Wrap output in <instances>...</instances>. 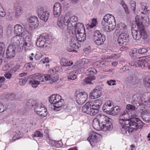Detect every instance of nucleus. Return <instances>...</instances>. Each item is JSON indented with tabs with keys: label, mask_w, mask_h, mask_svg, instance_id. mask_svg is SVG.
Returning <instances> with one entry per match:
<instances>
[{
	"label": "nucleus",
	"mask_w": 150,
	"mask_h": 150,
	"mask_svg": "<svg viewBox=\"0 0 150 150\" xmlns=\"http://www.w3.org/2000/svg\"><path fill=\"white\" fill-rule=\"evenodd\" d=\"M136 117L135 115H131L130 117L127 110L121 113L119 119V123L122 126L121 131L122 134H129L142 127L143 122Z\"/></svg>",
	"instance_id": "1"
},
{
	"label": "nucleus",
	"mask_w": 150,
	"mask_h": 150,
	"mask_svg": "<svg viewBox=\"0 0 150 150\" xmlns=\"http://www.w3.org/2000/svg\"><path fill=\"white\" fill-rule=\"evenodd\" d=\"M77 20L78 18L76 16H73L70 17L66 14L64 16H61L58 18L57 24L59 28L62 29L67 26L68 30L71 31L74 30L75 33L84 32L85 29L83 23H75Z\"/></svg>",
	"instance_id": "2"
},
{
	"label": "nucleus",
	"mask_w": 150,
	"mask_h": 150,
	"mask_svg": "<svg viewBox=\"0 0 150 150\" xmlns=\"http://www.w3.org/2000/svg\"><path fill=\"white\" fill-rule=\"evenodd\" d=\"M103 30L106 32H110L115 28V18L113 16L106 14L103 17L101 23Z\"/></svg>",
	"instance_id": "3"
},
{
	"label": "nucleus",
	"mask_w": 150,
	"mask_h": 150,
	"mask_svg": "<svg viewBox=\"0 0 150 150\" xmlns=\"http://www.w3.org/2000/svg\"><path fill=\"white\" fill-rule=\"evenodd\" d=\"M49 101L51 104L53 105L54 107V110L56 111H59L63 108L65 109H68V106L67 105H63L64 100L59 95L57 94H53L49 97Z\"/></svg>",
	"instance_id": "4"
},
{
	"label": "nucleus",
	"mask_w": 150,
	"mask_h": 150,
	"mask_svg": "<svg viewBox=\"0 0 150 150\" xmlns=\"http://www.w3.org/2000/svg\"><path fill=\"white\" fill-rule=\"evenodd\" d=\"M97 117L99 118L101 122L102 127L101 129L103 131H110L112 129L113 126L111 119L103 115H98Z\"/></svg>",
	"instance_id": "5"
},
{
	"label": "nucleus",
	"mask_w": 150,
	"mask_h": 150,
	"mask_svg": "<svg viewBox=\"0 0 150 150\" xmlns=\"http://www.w3.org/2000/svg\"><path fill=\"white\" fill-rule=\"evenodd\" d=\"M51 39V36L48 34L42 33L37 40L36 45L39 47L45 48L50 44Z\"/></svg>",
	"instance_id": "6"
},
{
	"label": "nucleus",
	"mask_w": 150,
	"mask_h": 150,
	"mask_svg": "<svg viewBox=\"0 0 150 150\" xmlns=\"http://www.w3.org/2000/svg\"><path fill=\"white\" fill-rule=\"evenodd\" d=\"M147 95L148 97L146 99L145 98H139L135 95H134L132 98V100L131 103L132 104H135L137 106H142L145 108V106L150 107V94Z\"/></svg>",
	"instance_id": "7"
},
{
	"label": "nucleus",
	"mask_w": 150,
	"mask_h": 150,
	"mask_svg": "<svg viewBox=\"0 0 150 150\" xmlns=\"http://www.w3.org/2000/svg\"><path fill=\"white\" fill-rule=\"evenodd\" d=\"M132 33L133 38L136 40H139L141 38L145 39L148 36L145 29H142L141 28H137V30H132Z\"/></svg>",
	"instance_id": "8"
},
{
	"label": "nucleus",
	"mask_w": 150,
	"mask_h": 150,
	"mask_svg": "<svg viewBox=\"0 0 150 150\" xmlns=\"http://www.w3.org/2000/svg\"><path fill=\"white\" fill-rule=\"evenodd\" d=\"M102 104V101L100 99L96 100L93 102L91 107L89 109L88 114L91 116L96 115L99 111L100 106Z\"/></svg>",
	"instance_id": "9"
},
{
	"label": "nucleus",
	"mask_w": 150,
	"mask_h": 150,
	"mask_svg": "<svg viewBox=\"0 0 150 150\" xmlns=\"http://www.w3.org/2000/svg\"><path fill=\"white\" fill-rule=\"evenodd\" d=\"M76 101L79 105H82L86 100L88 94L84 91L77 90L75 93Z\"/></svg>",
	"instance_id": "10"
},
{
	"label": "nucleus",
	"mask_w": 150,
	"mask_h": 150,
	"mask_svg": "<svg viewBox=\"0 0 150 150\" xmlns=\"http://www.w3.org/2000/svg\"><path fill=\"white\" fill-rule=\"evenodd\" d=\"M93 38L94 43L98 45L103 44L105 40V36L98 30H96L94 32Z\"/></svg>",
	"instance_id": "11"
},
{
	"label": "nucleus",
	"mask_w": 150,
	"mask_h": 150,
	"mask_svg": "<svg viewBox=\"0 0 150 150\" xmlns=\"http://www.w3.org/2000/svg\"><path fill=\"white\" fill-rule=\"evenodd\" d=\"M34 110L37 114L42 117H45L47 115V108L41 103L37 104L34 107Z\"/></svg>",
	"instance_id": "12"
},
{
	"label": "nucleus",
	"mask_w": 150,
	"mask_h": 150,
	"mask_svg": "<svg viewBox=\"0 0 150 150\" xmlns=\"http://www.w3.org/2000/svg\"><path fill=\"white\" fill-rule=\"evenodd\" d=\"M99 135L95 132H93L90 133V136L87 138V140L92 146H94L95 144L100 141Z\"/></svg>",
	"instance_id": "13"
},
{
	"label": "nucleus",
	"mask_w": 150,
	"mask_h": 150,
	"mask_svg": "<svg viewBox=\"0 0 150 150\" xmlns=\"http://www.w3.org/2000/svg\"><path fill=\"white\" fill-rule=\"evenodd\" d=\"M129 35L126 33H120L117 40V42L120 45H121L124 44L126 45L127 43L129 42Z\"/></svg>",
	"instance_id": "14"
},
{
	"label": "nucleus",
	"mask_w": 150,
	"mask_h": 150,
	"mask_svg": "<svg viewBox=\"0 0 150 150\" xmlns=\"http://www.w3.org/2000/svg\"><path fill=\"white\" fill-rule=\"evenodd\" d=\"M101 88L99 86H97L93 89L89 95V98L93 99L100 97L101 95Z\"/></svg>",
	"instance_id": "15"
},
{
	"label": "nucleus",
	"mask_w": 150,
	"mask_h": 150,
	"mask_svg": "<svg viewBox=\"0 0 150 150\" xmlns=\"http://www.w3.org/2000/svg\"><path fill=\"white\" fill-rule=\"evenodd\" d=\"M38 17L41 20L46 22L48 19L49 13L47 11L43 9V8H41L38 10Z\"/></svg>",
	"instance_id": "16"
},
{
	"label": "nucleus",
	"mask_w": 150,
	"mask_h": 150,
	"mask_svg": "<svg viewBox=\"0 0 150 150\" xmlns=\"http://www.w3.org/2000/svg\"><path fill=\"white\" fill-rule=\"evenodd\" d=\"M50 74H48L42 76H40L39 74V76L38 78V79L39 80V81L35 80H30L29 81V83L31 84H39L40 81H44V79L45 81H48L50 77Z\"/></svg>",
	"instance_id": "17"
},
{
	"label": "nucleus",
	"mask_w": 150,
	"mask_h": 150,
	"mask_svg": "<svg viewBox=\"0 0 150 150\" xmlns=\"http://www.w3.org/2000/svg\"><path fill=\"white\" fill-rule=\"evenodd\" d=\"M14 33L17 35L23 37L26 33L25 29L19 24L16 25L14 28Z\"/></svg>",
	"instance_id": "18"
},
{
	"label": "nucleus",
	"mask_w": 150,
	"mask_h": 150,
	"mask_svg": "<svg viewBox=\"0 0 150 150\" xmlns=\"http://www.w3.org/2000/svg\"><path fill=\"white\" fill-rule=\"evenodd\" d=\"M28 21L30 23V25L31 29L33 30L37 28L38 26V20L37 17L32 16L28 19Z\"/></svg>",
	"instance_id": "19"
},
{
	"label": "nucleus",
	"mask_w": 150,
	"mask_h": 150,
	"mask_svg": "<svg viewBox=\"0 0 150 150\" xmlns=\"http://www.w3.org/2000/svg\"><path fill=\"white\" fill-rule=\"evenodd\" d=\"M61 8V6L59 3H56L55 4L53 7V14L55 17H56L58 16H59V17L60 16L59 15L62 11Z\"/></svg>",
	"instance_id": "20"
},
{
	"label": "nucleus",
	"mask_w": 150,
	"mask_h": 150,
	"mask_svg": "<svg viewBox=\"0 0 150 150\" xmlns=\"http://www.w3.org/2000/svg\"><path fill=\"white\" fill-rule=\"evenodd\" d=\"M15 48L11 45H9L7 49L6 52V57L10 59L14 57L15 55Z\"/></svg>",
	"instance_id": "21"
},
{
	"label": "nucleus",
	"mask_w": 150,
	"mask_h": 150,
	"mask_svg": "<svg viewBox=\"0 0 150 150\" xmlns=\"http://www.w3.org/2000/svg\"><path fill=\"white\" fill-rule=\"evenodd\" d=\"M48 74H50V77L48 79L50 81V83H52L54 82L57 81L58 79V76L56 73L54 72V70H51L48 72Z\"/></svg>",
	"instance_id": "22"
},
{
	"label": "nucleus",
	"mask_w": 150,
	"mask_h": 150,
	"mask_svg": "<svg viewBox=\"0 0 150 150\" xmlns=\"http://www.w3.org/2000/svg\"><path fill=\"white\" fill-rule=\"evenodd\" d=\"M99 118H98L97 115V118H94L93 120L92 126L94 129L97 130H99L102 128V124L101 123H100Z\"/></svg>",
	"instance_id": "23"
},
{
	"label": "nucleus",
	"mask_w": 150,
	"mask_h": 150,
	"mask_svg": "<svg viewBox=\"0 0 150 150\" xmlns=\"http://www.w3.org/2000/svg\"><path fill=\"white\" fill-rule=\"evenodd\" d=\"M142 17L139 16H137L135 18V23L137 26V28H141L142 29H145L142 22Z\"/></svg>",
	"instance_id": "24"
},
{
	"label": "nucleus",
	"mask_w": 150,
	"mask_h": 150,
	"mask_svg": "<svg viewBox=\"0 0 150 150\" xmlns=\"http://www.w3.org/2000/svg\"><path fill=\"white\" fill-rule=\"evenodd\" d=\"M142 118L144 122H148L150 121V112L147 110L142 109Z\"/></svg>",
	"instance_id": "25"
},
{
	"label": "nucleus",
	"mask_w": 150,
	"mask_h": 150,
	"mask_svg": "<svg viewBox=\"0 0 150 150\" xmlns=\"http://www.w3.org/2000/svg\"><path fill=\"white\" fill-rule=\"evenodd\" d=\"M75 33L76 38L78 41L79 42H83L86 39V35L84 32L80 31L79 33Z\"/></svg>",
	"instance_id": "26"
},
{
	"label": "nucleus",
	"mask_w": 150,
	"mask_h": 150,
	"mask_svg": "<svg viewBox=\"0 0 150 150\" xmlns=\"http://www.w3.org/2000/svg\"><path fill=\"white\" fill-rule=\"evenodd\" d=\"M20 36L17 35L12 38L11 42L12 43V45L13 47L17 45L18 44H20V43L23 42V40H21Z\"/></svg>",
	"instance_id": "27"
},
{
	"label": "nucleus",
	"mask_w": 150,
	"mask_h": 150,
	"mask_svg": "<svg viewBox=\"0 0 150 150\" xmlns=\"http://www.w3.org/2000/svg\"><path fill=\"white\" fill-rule=\"evenodd\" d=\"M70 46L75 49H77L79 48V43L77 42V40L74 37L71 38L69 42Z\"/></svg>",
	"instance_id": "28"
},
{
	"label": "nucleus",
	"mask_w": 150,
	"mask_h": 150,
	"mask_svg": "<svg viewBox=\"0 0 150 150\" xmlns=\"http://www.w3.org/2000/svg\"><path fill=\"white\" fill-rule=\"evenodd\" d=\"M93 101L89 102L86 103L84 105L82 108V111L83 112L88 114L89 112V109L91 107Z\"/></svg>",
	"instance_id": "29"
},
{
	"label": "nucleus",
	"mask_w": 150,
	"mask_h": 150,
	"mask_svg": "<svg viewBox=\"0 0 150 150\" xmlns=\"http://www.w3.org/2000/svg\"><path fill=\"white\" fill-rule=\"evenodd\" d=\"M5 50V45L3 42H0V65L2 63V59L3 57Z\"/></svg>",
	"instance_id": "30"
},
{
	"label": "nucleus",
	"mask_w": 150,
	"mask_h": 150,
	"mask_svg": "<svg viewBox=\"0 0 150 150\" xmlns=\"http://www.w3.org/2000/svg\"><path fill=\"white\" fill-rule=\"evenodd\" d=\"M136 60L137 61V64L138 66L140 67H144L145 64L147 63V61L145 60L143 57L137 58Z\"/></svg>",
	"instance_id": "31"
},
{
	"label": "nucleus",
	"mask_w": 150,
	"mask_h": 150,
	"mask_svg": "<svg viewBox=\"0 0 150 150\" xmlns=\"http://www.w3.org/2000/svg\"><path fill=\"white\" fill-rule=\"evenodd\" d=\"M126 29V26L124 24H121L119 25L117 29L115 31V33H125V31Z\"/></svg>",
	"instance_id": "32"
},
{
	"label": "nucleus",
	"mask_w": 150,
	"mask_h": 150,
	"mask_svg": "<svg viewBox=\"0 0 150 150\" xmlns=\"http://www.w3.org/2000/svg\"><path fill=\"white\" fill-rule=\"evenodd\" d=\"M79 71L77 70H75L71 72L69 75L68 76V79L69 80H74L77 78L76 74L78 73Z\"/></svg>",
	"instance_id": "33"
},
{
	"label": "nucleus",
	"mask_w": 150,
	"mask_h": 150,
	"mask_svg": "<svg viewBox=\"0 0 150 150\" xmlns=\"http://www.w3.org/2000/svg\"><path fill=\"white\" fill-rule=\"evenodd\" d=\"M34 67L32 65V64L30 63H27L25 64L22 68V70L24 71H29L31 69H33Z\"/></svg>",
	"instance_id": "34"
},
{
	"label": "nucleus",
	"mask_w": 150,
	"mask_h": 150,
	"mask_svg": "<svg viewBox=\"0 0 150 150\" xmlns=\"http://www.w3.org/2000/svg\"><path fill=\"white\" fill-rule=\"evenodd\" d=\"M120 110L118 106H116L114 108H111V111L110 112V114H112L114 115H117L120 112Z\"/></svg>",
	"instance_id": "35"
},
{
	"label": "nucleus",
	"mask_w": 150,
	"mask_h": 150,
	"mask_svg": "<svg viewBox=\"0 0 150 150\" xmlns=\"http://www.w3.org/2000/svg\"><path fill=\"white\" fill-rule=\"evenodd\" d=\"M14 136L13 137V139L14 140L21 138L23 135L22 133H21L19 131H18V132H14Z\"/></svg>",
	"instance_id": "36"
},
{
	"label": "nucleus",
	"mask_w": 150,
	"mask_h": 150,
	"mask_svg": "<svg viewBox=\"0 0 150 150\" xmlns=\"http://www.w3.org/2000/svg\"><path fill=\"white\" fill-rule=\"evenodd\" d=\"M38 103L33 99L29 100L27 102V105L29 108H34Z\"/></svg>",
	"instance_id": "37"
},
{
	"label": "nucleus",
	"mask_w": 150,
	"mask_h": 150,
	"mask_svg": "<svg viewBox=\"0 0 150 150\" xmlns=\"http://www.w3.org/2000/svg\"><path fill=\"white\" fill-rule=\"evenodd\" d=\"M97 72V70L94 68L91 67L88 69L86 72V74L88 75H92L93 74H96Z\"/></svg>",
	"instance_id": "38"
},
{
	"label": "nucleus",
	"mask_w": 150,
	"mask_h": 150,
	"mask_svg": "<svg viewBox=\"0 0 150 150\" xmlns=\"http://www.w3.org/2000/svg\"><path fill=\"white\" fill-rule=\"evenodd\" d=\"M24 42L20 43V44H18L17 45H16V46H14V48H15V50L16 49L19 52H21L23 49L24 45Z\"/></svg>",
	"instance_id": "39"
},
{
	"label": "nucleus",
	"mask_w": 150,
	"mask_h": 150,
	"mask_svg": "<svg viewBox=\"0 0 150 150\" xmlns=\"http://www.w3.org/2000/svg\"><path fill=\"white\" fill-rule=\"evenodd\" d=\"M22 8L19 6H17L16 9L15 13V16L16 18H18L20 16L22 13Z\"/></svg>",
	"instance_id": "40"
},
{
	"label": "nucleus",
	"mask_w": 150,
	"mask_h": 150,
	"mask_svg": "<svg viewBox=\"0 0 150 150\" xmlns=\"http://www.w3.org/2000/svg\"><path fill=\"white\" fill-rule=\"evenodd\" d=\"M96 77L95 76H91L90 77H88L84 79V81L86 83H92L91 81L92 80L95 79Z\"/></svg>",
	"instance_id": "41"
},
{
	"label": "nucleus",
	"mask_w": 150,
	"mask_h": 150,
	"mask_svg": "<svg viewBox=\"0 0 150 150\" xmlns=\"http://www.w3.org/2000/svg\"><path fill=\"white\" fill-rule=\"evenodd\" d=\"M25 49L27 50H31L33 47V43L32 42L25 43L24 44Z\"/></svg>",
	"instance_id": "42"
},
{
	"label": "nucleus",
	"mask_w": 150,
	"mask_h": 150,
	"mask_svg": "<svg viewBox=\"0 0 150 150\" xmlns=\"http://www.w3.org/2000/svg\"><path fill=\"white\" fill-rule=\"evenodd\" d=\"M112 108V107H111L104 105L103 107V110L104 112H107V113H108L109 114H110L111 112H110L111 111V108Z\"/></svg>",
	"instance_id": "43"
},
{
	"label": "nucleus",
	"mask_w": 150,
	"mask_h": 150,
	"mask_svg": "<svg viewBox=\"0 0 150 150\" xmlns=\"http://www.w3.org/2000/svg\"><path fill=\"white\" fill-rule=\"evenodd\" d=\"M149 50L148 48H142L138 50V53L140 54H143L147 52Z\"/></svg>",
	"instance_id": "44"
},
{
	"label": "nucleus",
	"mask_w": 150,
	"mask_h": 150,
	"mask_svg": "<svg viewBox=\"0 0 150 150\" xmlns=\"http://www.w3.org/2000/svg\"><path fill=\"white\" fill-rule=\"evenodd\" d=\"M116 57V55L115 54H113L111 56H109V57L104 56L103 57H102L101 58V59L103 60H105L108 59H110L111 58L116 59L117 57Z\"/></svg>",
	"instance_id": "45"
},
{
	"label": "nucleus",
	"mask_w": 150,
	"mask_h": 150,
	"mask_svg": "<svg viewBox=\"0 0 150 150\" xmlns=\"http://www.w3.org/2000/svg\"><path fill=\"white\" fill-rule=\"evenodd\" d=\"M88 60L86 58H83L81 59L80 60L79 63L80 65H83L85 64H87L88 63ZM80 66V65H79Z\"/></svg>",
	"instance_id": "46"
},
{
	"label": "nucleus",
	"mask_w": 150,
	"mask_h": 150,
	"mask_svg": "<svg viewBox=\"0 0 150 150\" xmlns=\"http://www.w3.org/2000/svg\"><path fill=\"white\" fill-rule=\"evenodd\" d=\"M6 13L0 3V16L4 17L6 16Z\"/></svg>",
	"instance_id": "47"
},
{
	"label": "nucleus",
	"mask_w": 150,
	"mask_h": 150,
	"mask_svg": "<svg viewBox=\"0 0 150 150\" xmlns=\"http://www.w3.org/2000/svg\"><path fill=\"white\" fill-rule=\"evenodd\" d=\"M142 22L146 24H149L150 23L149 18L148 16H146L144 17H142Z\"/></svg>",
	"instance_id": "48"
},
{
	"label": "nucleus",
	"mask_w": 150,
	"mask_h": 150,
	"mask_svg": "<svg viewBox=\"0 0 150 150\" xmlns=\"http://www.w3.org/2000/svg\"><path fill=\"white\" fill-rule=\"evenodd\" d=\"M126 108L127 109L132 111L135 110L136 109L135 106L131 104L127 105L126 106Z\"/></svg>",
	"instance_id": "49"
},
{
	"label": "nucleus",
	"mask_w": 150,
	"mask_h": 150,
	"mask_svg": "<svg viewBox=\"0 0 150 150\" xmlns=\"http://www.w3.org/2000/svg\"><path fill=\"white\" fill-rule=\"evenodd\" d=\"M20 67V66L19 65H16L10 70V71L11 73H14L17 70L19 69Z\"/></svg>",
	"instance_id": "50"
},
{
	"label": "nucleus",
	"mask_w": 150,
	"mask_h": 150,
	"mask_svg": "<svg viewBox=\"0 0 150 150\" xmlns=\"http://www.w3.org/2000/svg\"><path fill=\"white\" fill-rule=\"evenodd\" d=\"M131 6L132 9L134 12L136 10V3L134 0L131 1Z\"/></svg>",
	"instance_id": "51"
},
{
	"label": "nucleus",
	"mask_w": 150,
	"mask_h": 150,
	"mask_svg": "<svg viewBox=\"0 0 150 150\" xmlns=\"http://www.w3.org/2000/svg\"><path fill=\"white\" fill-rule=\"evenodd\" d=\"M6 108V106H5L2 103L0 102V113L3 112Z\"/></svg>",
	"instance_id": "52"
},
{
	"label": "nucleus",
	"mask_w": 150,
	"mask_h": 150,
	"mask_svg": "<svg viewBox=\"0 0 150 150\" xmlns=\"http://www.w3.org/2000/svg\"><path fill=\"white\" fill-rule=\"evenodd\" d=\"M39 75V73H36L33 75L29 76H28V78L33 79H38V78Z\"/></svg>",
	"instance_id": "53"
},
{
	"label": "nucleus",
	"mask_w": 150,
	"mask_h": 150,
	"mask_svg": "<svg viewBox=\"0 0 150 150\" xmlns=\"http://www.w3.org/2000/svg\"><path fill=\"white\" fill-rule=\"evenodd\" d=\"M137 52V49L136 48H134L132 50V52L130 53L129 54L130 57L132 58L135 57V54Z\"/></svg>",
	"instance_id": "54"
},
{
	"label": "nucleus",
	"mask_w": 150,
	"mask_h": 150,
	"mask_svg": "<svg viewBox=\"0 0 150 150\" xmlns=\"http://www.w3.org/2000/svg\"><path fill=\"white\" fill-rule=\"evenodd\" d=\"M50 142L51 143H52L53 145H55V146H57V147H59L61 146V144L60 143H59V144L58 145V143L59 142L61 143L60 141H56L54 140H51L50 141Z\"/></svg>",
	"instance_id": "55"
},
{
	"label": "nucleus",
	"mask_w": 150,
	"mask_h": 150,
	"mask_svg": "<svg viewBox=\"0 0 150 150\" xmlns=\"http://www.w3.org/2000/svg\"><path fill=\"white\" fill-rule=\"evenodd\" d=\"M97 22L96 19L93 18L92 20V23L89 26L90 28H92L95 26Z\"/></svg>",
	"instance_id": "56"
},
{
	"label": "nucleus",
	"mask_w": 150,
	"mask_h": 150,
	"mask_svg": "<svg viewBox=\"0 0 150 150\" xmlns=\"http://www.w3.org/2000/svg\"><path fill=\"white\" fill-rule=\"evenodd\" d=\"M23 42H24L23 44L32 42L31 39L28 36H27L25 38L24 42L23 41Z\"/></svg>",
	"instance_id": "57"
},
{
	"label": "nucleus",
	"mask_w": 150,
	"mask_h": 150,
	"mask_svg": "<svg viewBox=\"0 0 150 150\" xmlns=\"http://www.w3.org/2000/svg\"><path fill=\"white\" fill-rule=\"evenodd\" d=\"M34 136L36 137H42L43 134L40 132L37 131L35 132Z\"/></svg>",
	"instance_id": "58"
},
{
	"label": "nucleus",
	"mask_w": 150,
	"mask_h": 150,
	"mask_svg": "<svg viewBox=\"0 0 150 150\" xmlns=\"http://www.w3.org/2000/svg\"><path fill=\"white\" fill-rule=\"evenodd\" d=\"M15 96V95L13 93L8 94L6 95V98L11 100Z\"/></svg>",
	"instance_id": "59"
},
{
	"label": "nucleus",
	"mask_w": 150,
	"mask_h": 150,
	"mask_svg": "<svg viewBox=\"0 0 150 150\" xmlns=\"http://www.w3.org/2000/svg\"><path fill=\"white\" fill-rule=\"evenodd\" d=\"M145 82L144 84H150V77L147 76L145 78L144 80Z\"/></svg>",
	"instance_id": "60"
},
{
	"label": "nucleus",
	"mask_w": 150,
	"mask_h": 150,
	"mask_svg": "<svg viewBox=\"0 0 150 150\" xmlns=\"http://www.w3.org/2000/svg\"><path fill=\"white\" fill-rule=\"evenodd\" d=\"M112 102L111 101L108 100H107L104 104V105H106V106H108V107H112Z\"/></svg>",
	"instance_id": "61"
},
{
	"label": "nucleus",
	"mask_w": 150,
	"mask_h": 150,
	"mask_svg": "<svg viewBox=\"0 0 150 150\" xmlns=\"http://www.w3.org/2000/svg\"><path fill=\"white\" fill-rule=\"evenodd\" d=\"M67 60L65 58H62L61 59L60 62L61 65L63 66H64V65H65V64L66 63Z\"/></svg>",
	"instance_id": "62"
},
{
	"label": "nucleus",
	"mask_w": 150,
	"mask_h": 150,
	"mask_svg": "<svg viewBox=\"0 0 150 150\" xmlns=\"http://www.w3.org/2000/svg\"><path fill=\"white\" fill-rule=\"evenodd\" d=\"M73 64V62L71 61H67L66 63L65 64V65H64V66L67 67V66H70L72 65Z\"/></svg>",
	"instance_id": "63"
},
{
	"label": "nucleus",
	"mask_w": 150,
	"mask_h": 150,
	"mask_svg": "<svg viewBox=\"0 0 150 150\" xmlns=\"http://www.w3.org/2000/svg\"><path fill=\"white\" fill-rule=\"evenodd\" d=\"M4 76L6 78L10 79L11 77L12 74L11 73H6L5 74Z\"/></svg>",
	"instance_id": "64"
}]
</instances>
